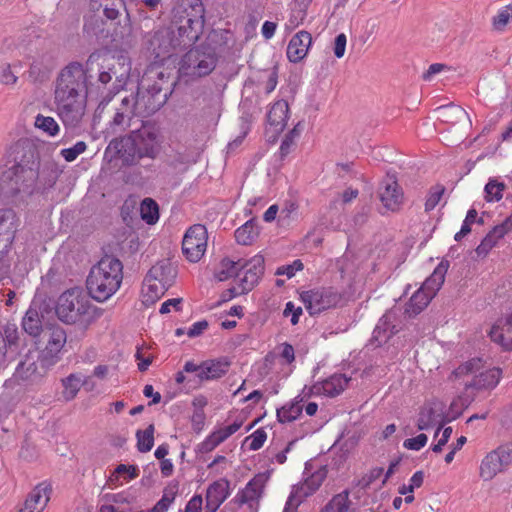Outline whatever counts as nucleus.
Wrapping results in <instances>:
<instances>
[{
    "mask_svg": "<svg viewBox=\"0 0 512 512\" xmlns=\"http://www.w3.org/2000/svg\"><path fill=\"white\" fill-rule=\"evenodd\" d=\"M102 57L100 51L92 52L86 64L71 62L59 73L54 90L57 113L66 127L74 128L81 122L87 102L88 79L94 63Z\"/></svg>",
    "mask_w": 512,
    "mask_h": 512,
    "instance_id": "f257e3e1",
    "label": "nucleus"
},
{
    "mask_svg": "<svg viewBox=\"0 0 512 512\" xmlns=\"http://www.w3.org/2000/svg\"><path fill=\"white\" fill-rule=\"evenodd\" d=\"M184 15L176 26L164 27L146 35L147 51L162 62L194 44L204 28L205 9L201 0H181Z\"/></svg>",
    "mask_w": 512,
    "mask_h": 512,
    "instance_id": "f03ea898",
    "label": "nucleus"
},
{
    "mask_svg": "<svg viewBox=\"0 0 512 512\" xmlns=\"http://www.w3.org/2000/svg\"><path fill=\"white\" fill-rule=\"evenodd\" d=\"M13 164L0 173V198L9 200L20 193L30 194L39 176L38 154L30 145L12 147Z\"/></svg>",
    "mask_w": 512,
    "mask_h": 512,
    "instance_id": "7ed1b4c3",
    "label": "nucleus"
},
{
    "mask_svg": "<svg viewBox=\"0 0 512 512\" xmlns=\"http://www.w3.org/2000/svg\"><path fill=\"white\" fill-rule=\"evenodd\" d=\"M235 43L234 34L226 29H213L205 40L190 49L182 58L180 72L191 77L209 75L220 57L227 54Z\"/></svg>",
    "mask_w": 512,
    "mask_h": 512,
    "instance_id": "20e7f679",
    "label": "nucleus"
},
{
    "mask_svg": "<svg viewBox=\"0 0 512 512\" xmlns=\"http://www.w3.org/2000/svg\"><path fill=\"white\" fill-rule=\"evenodd\" d=\"M162 143L161 129L151 121L144 122L140 128L111 142L117 149L119 159L126 166H136L144 158L156 159L161 153Z\"/></svg>",
    "mask_w": 512,
    "mask_h": 512,
    "instance_id": "39448f33",
    "label": "nucleus"
},
{
    "mask_svg": "<svg viewBox=\"0 0 512 512\" xmlns=\"http://www.w3.org/2000/svg\"><path fill=\"white\" fill-rule=\"evenodd\" d=\"M168 75L157 63L144 72L137 93L124 97V104L133 106L137 116L148 117L158 111L167 101V94L161 95L163 82Z\"/></svg>",
    "mask_w": 512,
    "mask_h": 512,
    "instance_id": "423d86ee",
    "label": "nucleus"
},
{
    "mask_svg": "<svg viewBox=\"0 0 512 512\" xmlns=\"http://www.w3.org/2000/svg\"><path fill=\"white\" fill-rule=\"evenodd\" d=\"M122 263L114 257L106 256L94 265L87 278V289L98 302L109 299L122 282Z\"/></svg>",
    "mask_w": 512,
    "mask_h": 512,
    "instance_id": "0eeeda50",
    "label": "nucleus"
},
{
    "mask_svg": "<svg viewBox=\"0 0 512 512\" xmlns=\"http://www.w3.org/2000/svg\"><path fill=\"white\" fill-rule=\"evenodd\" d=\"M56 314L62 322L87 327L96 318V307L90 303L82 290L75 288L60 295Z\"/></svg>",
    "mask_w": 512,
    "mask_h": 512,
    "instance_id": "6e6552de",
    "label": "nucleus"
},
{
    "mask_svg": "<svg viewBox=\"0 0 512 512\" xmlns=\"http://www.w3.org/2000/svg\"><path fill=\"white\" fill-rule=\"evenodd\" d=\"M300 300L312 317L330 309L341 308L347 303L345 292L334 286H318L301 291Z\"/></svg>",
    "mask_w": 512,
    "mask_h": 512,
    "instance_id": "1a4fd4ad",
    "label": "nucleus"
},
{
    "mask_svg": "<svg viewBox=\"0 0 512 512\" xmlns=\"http://www.w3.org/2000/svg\"><path fill=\"white\" fill-rule=\"evenodd\" d=\"M123 7L124 0H90V9L94 15L85 20L84 31L95 36L103 33L104 22L97 13L102 11L107 19L115 20Z\"/></svg>",
    "mask_w": 512,
    "mask_h": 512,
    "instance_id": "9d476101",
    "label": "nucleus"
},
{
    "mask_svg": "<svg viewBox=\"0 0 512 512\" xmlns=\"http://www.w3.org/2000/svg\"><path fill=\"white\" fill-rule=\"evenodd\" d=\"M66 332L58 325L46 328L38 343L44 344L41 352V361L46 366L54 365L59 359L66 343Z\"/></svg>",
    "mask_w": 512,
    "mask_h": 512,
    "instance_id": "9b49d317",
    "label": "nucleus"
},
{
    "mask_svg": "<svg viewBox=\"0 0 512 512\" xmlns=\"http://www.w3.org/2000/svg\"><path fill=\"white\" fill-rule=\"evenodd\" d=\"M208 233L204 225L195 224L185 233L182 241V251L190 262H198L207 249Z\"/></svg>",
    "mask_w": 512,
    "mask_h": 512,
    "instance_id": "f8f14e48",
    "label": "nucleus"
},
{
    "mask_svg": "<svg viewBox=\"0 0 512 512\" xmlns=\"http://www.w3.org/2000/svg\"><path fill=\"white\" fill-rule=\"evenodd\" d=\"M289 106L287 101H276L266 114L264 138L269 144H274L284 131L288 120Z\"/></svg>",
    "mask_w": 512,
    "mask_h": 512,
    "instance_id": "ddd939ff",
    "label": "nucleus"
},
{
    "mask_svg": "<svg viewBox=\"0 0 512 512\" xmlns=\"http://www.w3.org/2000/svg\"><path fill=\"white\" fill-rule=\"evenodd\" d=\"M512 461V445L504 444L488 453L481 462L480 476L491 480L497 473L503 471Z\"/></svg>",
    "mask_w": 512,
    "mask_h": 512,
    "instance_id": "4468645a",
    "label": "nucleus"
},
{
    "mask_svg": "<svg viewBox=\"0 0 512 512\" xmlns=\"http://www.w3.org/2000/svg\"><path fill=\"white\" fill-rule=\"evenodd\" d=\"M378 197L387 211L397 212L404 202V192L395 175L387 174L379 183Z\"/></svg>",
    "mask_w": 512,
    "mask_h": 512,
    "instance_id": "2eb2a0df",
    "label": "nucleus"
},
{
    "mask_svg": "<svg viewBox=\"0 0 512 512\" xmlns=\"http://www.w3.org/2000/svg\"><path fill=\"white\" fill-rule=\"evenodd\" d=\"M44 310L42 304L33 301L22 319L23 330L35 339L40 338L46 328L50 327L44 324Z\"/></svg>",
    "mask_w": 512,
    "mask_h": 512,
    "instance_id": "dca6fc26",
    "label": "nucleus"
},
{
    "mask_svg": "<svg viewBox=\"0 0 512 512\" xmlns=\"http://www.w3.org/2000/svg\"><path fill=\"white\" fill-rule=\"evenodd\" d=\"M312 44V36L308 31L301 30L290 39L286 55L290 62L298 63L303 60Z\"/></svg>",
    "mask_w": 512,
    "mask_h": 512,
    "instance_id": "f3484780",
    "label": "nucleus"
},
{
    "mask_svg": "<svg viewBox=\"0 0 512 512\" xmlns=\"http://www.w3.org/2000/svg\"><path fill=\"white\" fill-rule=\"evenodd\" d=\"M16 215L11 209L0 210V252L8 250L15 236Z\"/></svg>",
    "mask_w": 512,
    "mask_h": 512,
    "instance_id": "a211bd4d",
    "label": "nucleus"
},
{
    "mask_svg": "<svg viewBox=\"0 0 512 512\" xmlns=\"http://www.w3.org/2000/svg\"><path fill=\"white\" fill-rule=\"evenodd\" d=\"M395 314L391 311L385 312L379 319L376 327L373 330L372 341L380 346L386 343L390 338L398 333L399 329L393 324Z\"/></svg>",
    "mask_w": 512,
    "mask_h": 512,
    "instance_id": "6ab92c4d",
    "label": "nucleus"
},
{
    "mask_svg": "<svg viewBox=\"0 0 512 512\" xmlns=\"http://www.w3.org/2000/svg\"><path fill=\"white\" fill-rule=\"evenodd\" d=\"M502 376V370L500 368H491L480 372L473 376L470 381L464 382L465 389L473 388L476 390H489L494 389Z\"/></svg>",
    "mask_w": 512,
    "mask_h": 512,
    "instance_id": "aec40b11",
    "label": "nucleus"
},
{
    "mask_svg": "<svg viewBox=\"0 0 512 512\" xmlns=\"http://www.w3.org/2000/svg\"><path fill=\"white\" fill-rule=\"evenodd\" d=\"M228 495L229 482L227 480L219 479L209 485L206 492V512H216Z\"/></svg>",
    "mask_w": 512,
    "mask_h": 512,
    "instance_id": "412c9836",
    "label": "nucleus"
},
{
    "mask_svg": "<svg viewBox=\"0 0 512 512\" xmlns=\"http://www.w3.org/2000/svg\"><path fill=\"white\" fill-rule=\"evenodd\" d=\"M176 275V267L168 259L158 261L147 273V276H149V281L155 280L167 286L168 288L173 285Z\"/></svg>",
    "mask_w": 512,
    "mask_h": 512,
    "instance_id": "4be33fe9",
    "label": "nucleus"
},
{
    "mask_svg": "<svg viewBox=\"0 0 512 512\" xmlns=\"http://www.w3.org/2000/svg\"><path fill=\"white\" fill-rule=\"evenodd\" d=\"M240 424L233 423L226 427L219 428L208 435L199 445L198 451L201 453H209L218 445L224 442L228 437L238 431Z\"/></svg>",
    "mask_w": 512,
    "mask_h": 512,
    "instance_id": "5701e85b",
    "label": "nucleus"
},
{
    "mask_svg": "<svg viewBox=\"0 0 512 512\" xmlns=\"http://www.w3.org/2000/svg\"><path fill=\"white\" fill-rule=\"evenodd\" d=\"M52 493V487L47 482H41L28 494L25 503L35 512H43L46 508Z\"/></svg>",
    "mask_w": 512,
    "mask_h": 512,
    "instance_id": "b1692460",
    "label": "nucleus"
},
{
    "mask_svg": "<svg viewBox=\"0 0 512 512\" xmlns=\"http://www.w3.org/2000/svg\"><path fill=\"white\" fill-rule=\"evenodd\" d=\"M255 265H251L245 270L243 276L240 278L238 287H231L221 294V301L227 302L235 296L249 292L256 286V272L253 271Z\"/></svg>",
    "mask_w": 512,
    "mask_h": 512,
    "instance_id": "393cba45",
    "label": "nucleus"
},
{
    "mask_svg": "<svg viewBox=\"0 0 512 512\" xmlns=\"http://www.w3.org/2000/svg\"><path fill=\"white\" fill-rule=\"evenodd\" d=\"M229 362L226 359L210 360L202 363L201 374H197L200 381L213 380L222 377L228 372Z\"/></svg>",
    "mask_w": 512,
    "mask_h": 512,
    "instance_id": "a878e982",
    "label": "nucleus"
},
{
    "mask_svg": "<svg viewBox=\"0 0 512 512\" xmlns=\"http://www.w3.org/2000/svg\"><path fill=\"white\" fill-rule=\"evenodd\" d=\"M449 268V261L442 260L433 273L424 281L421 288L431 293L434 297L445 281V275Z\"/></svg>",
    "mask_w": 512,
    "mask_h": 512,
    "instance_id": "bb28decb",
    "label": "nucleus"
},
{
    "mask_svg": "<svg viewBox=\"0 0 512 512\" xmlns=\"http://www.w3.org/2000/svg\"><path fill=\"white\" fill-rule=\"evenodd\" d=\"M327 467L321 466L319 469L307 476L302 483L294 485V487H301L299 490L305 498L312 495L319 489L323 481L327 477Z\"/></svg>",
    "mask_w": 512,
    "mask_h": 512,
    "instance_id": "cd10ccee",
    "label": "nucleus"
},
{
    "mask_svg": "<svg viewBox=\"0 0 512 512\" xmlns=\"http://www.w3.org/2000/svg\"><path fill=\"white\" fill-rule=\"evenodd\" d=\"M169 288L155 280L149 281L146 275L142 286V302L146 306L154 304Z\"/></svg>",
    "mask_w": 512,
    "mask_h": 512,
    "instance_id": "c85d7f7f",
    "label": "nucleus"
},
{
    "mask_svg": "<svg viewBox=\"0 0 512 512\" xmlns=\"http://www.w3.org/2000/svg\"><path fill=\"white\" fill-rule=\"evenodd\" d=\"M490 338L499 344L503 350L512 352V327L504 321L502 326L495 324L490 330Z\"/></svg>",
    "mask_w": 512,
    "mask_h": 512,
    "instance_id": "c756f323",
    "label": "nucleus"
},
{
    "mask_svg": "<svg viewBox=\"0 0 512 512\" xmlns=\"http://www.w3.org/2000/svg\"><path fill=\"white\" fill-rule=\"evenodd\" d=\"M244 268L245 265L240 260L232 261L224 258L216 268L214 276L218 281H226L231 277L239 276V270Z\"/></svg>",
    "mask_w": 512,
    "mask_h": 512,
    "instance_id": "7c9ffc66",
    "label": "nucleus"
},
{
    "mask_svg": "<svg viewBox=\"0 0 512 512\" xmlns=\"http://www.w3.org/2000/svg\"><path fill=\"white\" fill-rule=\"evenodd\" d=\"M304 404L301 403V398H294L289 403L277 409V417L281 423L292 422L296 420L303 411Z\"/></svg>",
    "mask_w": 512,
    "mask_h": 512,
    "instance_id": "2f4dec72",
    "label": "nucleus"
},
{
    "mask_svg": "<svg viewBox=\"0 0 512 512\" xmlns=\"http://www.w3.org/2000/svg\"><path fill=\"white\" fill-rule=\"evenodd\" d=\"M255 217H251L243 225L236 229L234 235L240 245L251 246L256 240Z\"/></svg>",
    "mask_w": 512,
    "mask_h": 512,
    "instance_id": "473e14b6",
    "label": "nucleus"
},
{
    "mask_svg": "<svg viewBox=\"0 0 512 512\" xmlns=\"http://www.w3.org/2000/svg\"><path fill=\"white\" fill-rule=\"evenodd\" d=\"M278 64L258 71V86H262L266 94H270L278 83Z\"/></svg>",
    "mask_w": 512,
    "mask_h": 512,
    "instance_id": "72a5a7b5",
    "label": "nucleus"
},
{
    "mask_svg": "<svg viewBox=\"0 0 512 512\" xmlns=\"http://www.w3.org/2000/svg\"><path fill=\"white\" fill-rule=\"evenodd\" d=\"M349 380L344 374H333L323 380L324 395L328 397L338 396L347 387Z\"/></svg>",
    "mask_w": 512,
    "mask_h": 512,
    "instance_id": "f704fd0d",
    "label": "nucleus"
},
{
    "mask_svg": "<svg viewBox=\"0 0 512 512\" xmlns=\"http://www.w3.org/2000/svg\"><path fill=\"white\" fill-rule=\"evenodd\" d=\"M433 298L434 296L431 293L420 287L409 299L408 311L415 315L419 314L428 306Z\"/></svg>",
    "mask_w": 512,
    "mask_h": 512,
    "instance_id": "c9c22d12",
    "label": "nucleus"
},
{
    "mask_svg": "<svg viewBox=\"0 0 512 512\" xmlns=\"http://www.w3.org/2000/svg\"><path fill=\"white\" fill-rule=\"evenodd\" d=\"M37 373V363L35 359L29 355L17 365L14 377L17 380L28 381L33 380Z\"/></svg>",
    "mask_w": 512,
    "mask_h": 512,
    "instance_id": "e433bc0d",
    "label": "nucleus"
},
{
    "mask_svg": "<svg viewBox=\"0 0 512 512\" xmlns=\"http://www.w3.org/2000/svg\"><path fill=\"white\" fill-rule=\"evenodd\" d=\"M440 414L430 404L421 407L417 420V428L421 431L433 427L440 418Z\"/></svg>",
    "mask_w": 512,
    "mask_h": 512,
    "instance_id": "4c0bfd02",
    "label": "nucleus"
},
{
    "mask_svg": "<svg viewBox=\"0 0 512 512\" xmlns=\"http://www.w3.org/2000/svg\"><path fill=\"white\" fill-rule=\"evenodd\" d=\"M137 116L136 111H134L133 106L125 105L124 98L121 100L120 107L117 108V111L113 117L111 124L114 127H118L121 129H125L130 126L131 119Z\"/></svg>",
    "mask_w": 512,
    "mask_h": 512,
    "instance_id": "58836bf2",
    "label": "nucleus"
},
{
    "mask_svg": "<svg viewBox=\"0 0 512 512\" xmlns=\"http://www.w3.org/2000/svg\"><path fill=\"white\" fill-rule=\"evenodd\" d=\"M139 212L141 219L149 225L155 224L159 219V207L152 198H145L140 203Z\"/></svg>",
    "mask_w": 512,
    "mask_h": 512,
    "instance_id": "ea45409f",
    "label": "nucleus"
},
{
    "mask_svg": "<svg viewBox=\"0 0 512 512\" xmlns=\"http://www.w3.org/2000/svg\"><path fill=\"white\" fill-rule=\"evenodd\" d=\"M102 57L94 63L97 66L98 77L97 81L102 85L108 84L112 80V76L116 75L114 67L109 63L107 54L101 50Z\"/></svg>",
    "mask_w": 512,
    "mask_h": 512,
    "instance_id": "a19ab883",
    "label": "nucleus"
},
{
    "mask_svg": "<svg viewBox=\"0 0 512 512\" xmlns=\"http://www.w3.org/2000/svg\"><path fill=\"white\" fill-rule=\"evenodd\" d=\"M83 384L82 378L78 374H70L66 378L62 380V385L64 387L63 397L69 401L76 397L79 392L81 386Z\"/></svg>",
    "mask_w": 512,
    "mask_h": 512,
    "instance_id": "79ce46f5",
    "label": "nucleus"
},
{
    "mask_svg": "<svg viewBox=\"0 0 512 512\" xmlns=\"http://www.w3.org/2000/svg\"><path fill=\"white\" fill-rule=\"evenodd\" d=\"M236 501L240 506L248 505L253 508L256 503V476L251 478L246 487L236 495Z\"/></svg>",
    "mask_w": 512,
    "mask_h": 512,
    "instance_id": "37998d69",
    "label": "nucleus"
},
{
    "mask_svg": "<svg viewBox=\"0 0 512 512\" xmlns=\"http://www.w3.org/2000/svg\"><path fill=\"white\" fill-rule=\"evenodd\" d=\"M349 506V492L348 490H344L333 496V498L326 504L324 512H347Z\"/></svg>",
    "mask_w": 512,
    "mask_h": 512,
    "instance_id": "c03bdc74",
    "label": "nucleus"
},
{
    "mask_svg": "<svg viewBox=\"0 0 512 512\" xmlns=\"http://www.w3.org/2000/svg\"><path fill=\"white\" fill-rule=\"evenodd\" d=\"M311 0H296L289 18V25L295 28L303 23L307 16V9Z\"/></svg>",
    "mask_w": 512,
    "mask_h": 512,
    "instance_id": "a18cd8bd",
    "label": "nucleus"
},
{
    "mask_svg": "<svg viewBox=\"0 0 512 512\" xmlns=\"http://www.w3.org/2000/svg\"><path fill=\"white\" fill-rule=\"evenodd\" d=\"M137 448L140 452H149L154 445V426L151 424L145 430L136 433Z\"/></svg>",
    "mask_w": 512,
    "mask_h": 512,
    "instance_id": "49530a36",
    "label": "nucleus"
},
{
    "mask_svg": "<svg viewBox=\"0 0 512 512\" xmlns=\"http://www.w3.org/2000/svg\"><path fill=\"white\" fill-rule=\"evenodd\" d=\"M505 189V185L502 182H498L497 180L490 179L488 183L485 185V200L487 202H498L503 197V191Z\"/></svg>",
    "mask_w": 512,
    "mask_h": 512,
    "instance_id": "de8ad7c7",
    "label": "nucleus"
},
{
    "mask_svg": "<svg viewBox=\"0 0 512 512\" xmlns=\"http://www.w3.org/2000/svg\"><path fill=\"white\" fill-rule=\"evenodd\" d=\"M34 124L35 127L47 133L49 136H55L59 132V125L53 117L38 114Z\"/></svg>",
    "mask_w": 512,
    "mask_h": 512,
    "instance_id": "09e8293b",
    "label": "nucleus"
},
{
    "mask_svg": "<svg viewBox=\"0 0 512 512\" xmlns=\"http://www.w3.org/2000/svg\"><path fill=\"white\" fill-rule=\"evenodd\" d=\"M137 209V201L134 198L125 200L121 207V216L127 225H132L135 219V211Z\"/></svg>",
    "mask_w": 512,
    "mask_h": 512,
    "instance_id": "8fccbe9b",
    "label": "nucleus"
},
{
    "mask_svg": "<svg viewBox=\"0 0 512 512\" xmlns=\"http://www.w3.org/2000/svg\"><path fill=\"white\" fill-rule=\"evenodd\" d=\"M3 339L5 346L8 349L18 348L19 346V332L14 324H8L4 327Z\"/></svg>",
    "mask_w": 512,
    "mask_h": 512,
    "instance_id": "3c124183",
    "label": "nucleus"
},
{
    "mask_svg": "<svg viewBox=\"0 0 512 512\" xmlns=\"http://www.w3.org/2000/svg\"><path fill=\"white\" fill-rule=\"evenodd\" d=\"M301 487H292L290 495L286 501L283 512H297L298 506L305 499L300 493Z\"/></svg>",
    "mask_w": 512,
    "mask_h": 512,
    "instance_id": "603ef678",
    "label": "nucleus"
},
{
    "mask_svg": "<svg viewBox=\"0 0 512 512\" xmlns=\"http://www.w3.org/2000/svg\"><path fill=\"white\" fill-rule=\"evenodd\" d=\"M512 18V6L508 5L503 9L499 10L496 16L493 17V27L501 31L508 24L509 20Z\"/></svg>",
    "mask_w": 512,
    "mask_h": 512,
    "instance_id": "864d4df0",
    "label": "nucleus"
},
{
    "mask_svg": "<svg viewBox=\"0 0 512 512\" xmlns=\"http://www.w3.org/2000/svg\"><path fill=\"white\" fill-rule=\"evenodd\" d=\"M87 145L84 141H78L70 148L62 149L60 154L67 162L74 161L80 154L84 153Z\"/></svg>",
    "mask_w": 512,
    "mask_h": 512,
    "instance_id": "5fc2aeb1",
    "label": "nucleus"
},
{
    "mask_svg": "<svg viewBox=\"0 0 512 512\" xmlns=\"http://www.w3.org/2000/svg\"><path fill=\"white\" fill-rule=\"evenodd\" d=\"M444 191L445 188L443 186H435L431 188L429 195L425 201L426 212L432 211L437 206Z\"/></svg>",
    "mask_w": 512,
    "mask_h": 512,
    "instance_id": "6e6d98bb",
    "label": "nucleus"
},
{
    "mask_svg": "<svg viewBox=\"0 0 512 512\" xmlns=\"http://www.w3.org/2000/svg\"><path fill=\"white\" fill-rule=\"evenodd\" d=\"M383 472L384 469L382 467H375L359 479L357 485L362 489H367L375 480L380 478Z\"/></svg>",
    "mask_w": 512,
    "mask_h": 512,
    "instance_id": "4d7b16f0",
    "label": "nucleus"
},
{
    "mask_svg": "<svg viewBox=\"0 0 512 512\" xmlns=\"http://www.w3.org/2000/svg\"><path fill=\"white\" fill-rule=\"evenodd\" d=\"M304 265L301 260L296 259L291 264L283 265L277 268L276 275H286L287 278H292L297 271H301Z\"/></svg>",
    "mask_w": 512,
    "mask_h": 512,
    "instance_id": "13d9d810",
    "label": "nucleus"
},
{
    "mask_svg": "<svg viewBox=\"0 0 512 512\" xmlns=\"http://www.w3.org/2000/svg\"><path fill=\"white\" fill-rule=\"evenodd\" d=\"M428 441V437L426 434L421 433L414 438H408L404 441L403 446L406 449L419 451L423 448Z\"/></svg>",
    "mask_w": 512,
    "mask_h": 512,
    "instance_id": "bf43d9fd",
    "label": "nucleus"
},
{
    "mask_svg": "<svg viewBox=\"0 0 512 512\" xmlns=\"http://www.w3.org/2000/svg\"><path fill=\"white\" fill-rule=\"evenodd\" d=\"M497 240H495L492 235L488 232L486 236L482 239L480 244L476 248V253L479 256H486L489 251L497 244Z\"/></svg>",
    "mask_w": 512,
    "mask_h": 512,
    "instance_id": "052dcab7",
    "label": "nucleus"
},
{
    "mask_svg": "<svg viewBox=\"0 0 512 512\" xmlns=\"http://www.w3.org/2000/svg\"><path fill=\"white\" fill-rule=\"evenodd\" d=\"M303 310L301 307H296L293 302L289 301L286 303L283 316H291V324L296 325L299 322V318L302 315Z\"/></svg>",
    "mask_w": 512,
    "mask_h": 512,
    "instance_id": "680f3d73",
    "label": "nucleus"
},
{
    "mask_svg": "<svg viewBox=\"0 0 512 512\" xmlns=\"http://www.w3.org/2000/svg\"><path fill=\"white\" fill-rule=\"evenodd\" d=\"M17 76L11 71L9 65H2L0 67V82L5 85H14L17 81Z\"/></svg>",
    "mask_w": 512,
    "mask_h": 512,
    "instance_id": "e2e57ef3",
    "label": "nucleus"
},
{
    "mask_svg": "<svg viewBox=\"0 0 512 512\" xmlns=\"http://www.w3.org/2000/svg\"><path fill=\"white\" fill-rule=\"evenodd\" d=\"M347 38L344 33H340L335 37L333 52L335 57L342 58L346 50Z\"/></svg>",
    "mask_w": 512,
    "mask_h": 512,
    "instance_id": "0e129e2a",
    "label": "nucleus"
},
{
    "mask_svg": "<svg viewBox=\"0 0 512 512\" xmlns=\"http://www.w3.org/2000/svg\"><path fill=\"white\" fill-rule=\"evenodd\" d=\"M117 474H127L128 480L135 479L139 475V469L135 465L120 464L115 469Z\"/></svg>",
    "mask_w": 512,
    "mask_h": 512,
    "instance_id": "69168bd1",
    "label": "nucleus"
},
{
    "mask_svg": "<svg viewBox=\"0 0 512 512\" xmlns=\"http://www.w3.org/2000/svg\"><path fill=\"white\" fill-rule=\"evenodd\" d=\"M207 328H208V322L206 320L195 322L188 329L187 335L190 338L197 337V336L201 335Z\"/></svg>",
    "mask_w": 512,
    "mask_h": 512,
    "instance_id": "338daca9",
    "label": "nucleus"
},
{
    "mask_svg": "<svg viewBox=\"0 0 512 512\" xmlns=\"http://www.w3.org/2000/svg\"><path fill=\"white\" fill-rule=\"evenodd\" d=\"M293 146L294 140L291 137L285 135L279 148V156L281 160L290 154Z\"/></svg>",
    "mask_w": 512,
    "mask_h": 512,
    "instance_id": "774afa93",
    "label": "nucleus"
}]
</instances>
